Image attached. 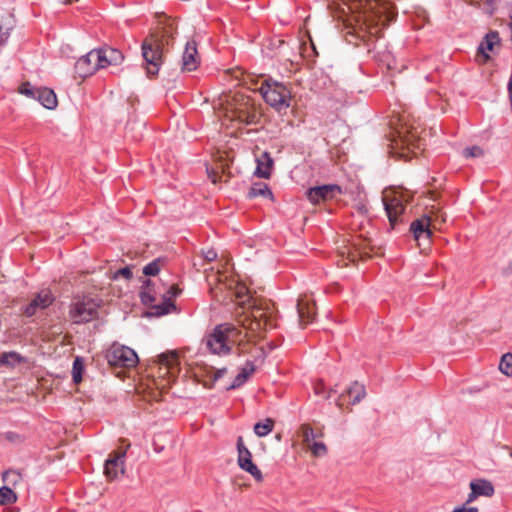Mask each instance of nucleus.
I'll return each mask as SVG.
<instances>
[{
    "label": "nucleus",
    "instance_id": "obj_6",
    "mask_svg": "<svg viewBox=\"0 0 512 512\" xmlns=\"http://www.w3.org/2000/svg\"><path fill=\"white\" fill-rule=\"evenodd\" d=\"M106 358L110 365L118 367H133L138 362L135 351L120 344H113L108 350Z\"/></svg>",
    "mask_w": 512,
    "mask_h": 512
},
{
    "label": "nucleus",
    "instance_id": "obj_42",
    "mask_svg": "<svg viewBox=\"0 0 512 512\" xmlns=\"http://www.w3.org/2000/svg\"><path fill=\"white\" fill-rule=\"evenodd\" d=\"M254 371H255V365H254V363H253V362L248 361V362H246V364L244 365V367L241 369V371H240V372H241L242 374H245V376H246L247 378H249V377L253 374V372H254Z\"/></svg>",
    "mask_w": 512,
    "mask_h": 512
},
{
    "label": "nucleus",
    "instance_id": "obj_39",
    "mask_svg": "<svg viewBox=\"0 0 512 512\" xmlns=\"http://www.w3.org/2000/svg\"><path fill=\"white\" fill-rule=\"evenodd\" d=\"M248 378L241 372L234 378L232 384L228 387V390L235 389L243 385Z\"/></svg>",
    "mask_w": 512,
    "mask_h": 512
},
{
    "label": "nucleus",
    "instance_id": "obj_47",
    "mask_svg": "<svg viewBox=\"0 0 512 512\" xmlns=\"http://www.w3.org/2000/svg\"><path fill=\"white\" fill-rule=\"evenodd\" d=\"M224 373H226L225 368L218 370L214 375V380L216 381L217 379L221 378L224 375Z\"/></svg>",
    "mask_w": 512,
    "mask_h": 512
},
{
    "label": "nucleus",
    "instance_id": "obj_26",
    "mask_svg": "<svg viewBox=\"0 0 512 512\" xmlns=\"http://www.w3.org/2000/svg\"><path fill=\"white\" fill-rule=\"evenodd\" d=\"M347 393L353 398L352 404L359 403L366 396L364 385L358 382L352 383L351 386L347 389Z\"/></svg>",
    "mask_w": 512,
    "mask_h": 512
},
{
    "label": "nucleus",
    "instance_id": "obj_54",
    "mask_svg": "<svg viewBox=\"0 0 512 512\" xmlns=\"http://www.w3.org/2000/svg\"><path fill=\"white\" fill-rule=\"evenodd\" d=\"M360 254H361V256H363V255H368V253H367V252L362 251V250L360 251Z\"/></svg>",
    "mask_w": 512,
    "mask_h": 512
},
{
    "label": "nucleus",
    "instance_id": "obj_5",
    "mask_svg": "<svg viewBox=\"0 0 512 512\" xmlns=\"http://www.w3.org/2000/svg\"><path fill=\"white\" fill-rule=\"evenodd\" d=\"M260 92L265 102L277 111L285 110L290 106V91L282 83L267 80L261 85Z\"/></svg>",
    "mask_w": 512,
    "mask_h": 512
},
{
    "label": "nucleus",
    "instance_id": "obj_25",
    "mask_svg": "<svg viewBox=\"0 0 512 512\" xmlns=\"http://www.w3.org/2000/svg\"><path fill=\"white\" fill-rule=\"evenodd\" d=\"M258 196L272 198V192L269 189L268 185L265 183H255L251 186L248 192V197L255 198Z\"/></svg>",
    "mask_w": 512,
    "mask_h": 512
},
{
    "label": "nucleus",
    "instance_id": "obj_10",
    "mask_svg": "<svg viewBox=\"0 0 512 512\" xmlns=\"http://www.w3.org/2000/svg\"><path fill=\"white\" fill-rule=\"evenodd\" d=\"M383 204L390 222V226L394 228L399 221V217L405 210V205L403 204L401 198L396 195L391 198L388 195H384Z\"/></svg>",
    "mask_w": 512,
    "mask_h": 512
},
{
    "label": "nucleus",
    "instance_id": "obj_30",
    "mask_svg": "<svg viewBox=\"0 0 512 512\" xmlns=\"http://www.w3.org/2000/svg\"><path fill=\"white\" fill-rule=\"evenodd\" d=\"M84 370V363L80 357H76L72 367V377L75 383H79L82 380V372Z\"/></svg>",
    "mask_w": 512,
    "mask_h": 512
},
{
    "label": "nucleus",
    "instance_id": "obj_44",
    "mask_svg": "<svg viewBox=\"0 0 512 512\" xmlns=\"http://www.w3.org/2000/svg\"><path fill=\"white\" fill-rule=\"evenodd\" d=\"M119 276H122L126 279H130L132 276V272L129 267H124L115 272L114 279H117Z\"/></svg>",
    "mask_w": 512,
    "mask_h": 512
},
{
    "label": "nucleus",
    "instance_id": "obj_9",
    "mask_svg": "<svg viewBox=\"0 0 512 512\" xmlns=\"http://www.w3.org/2000/svg\"><path fill=\"white\" fill-rule=\"evenodd\" d=\"M430 226L431 217L427 215H424L411 223L410 231L413 233V236L415 240L418 242L419 246H421L420 241H424L425 245L430 243V238L432 235Z\"/></svg>",
    "mask_w": 512,
    "mask_h": 512
},
{
    "label": "nucleus",
    "instance_id": "obj_19",
    "mask_svg": "<svg viewBox=\"0 0 512 512\" xmlns=\"http://www.w3.org/2000/svg\"><path fill=\"white\" fill-rule=\"evenodd\" d=\"M255 175L260 178H269L273 167V159L268 152H263L257 159Z\"/></svg>",
    "mask_w": 512,
    "mask_h": 512
},
{
    "label": "nucleus",
    "instance_id": "obj_14",
    "mask_svg": "<svg viewBox=\"0 0 512 512\" xmlns=\"http://www.w3.org/2000/svg\"><path fill=\"white\" fill-rule=\"evenodd\" d=\"M126 452H116L106 460L104 466V473L110 480L118 478L119 475L124 474V459Z\"/></svg>",
    "mask_w": 512,
    "mask_h": 512
},
{
    "label": "nucleus",
    "instance_id": "obj_55",
    "mask_svg": "<svg viewBox=\"0 0 512 512\" xmlns=\"http://www.w3.org/2000/svg\"><path fill=\"white\" fill-rule=\"evenodd\" d=\"M401 156L406 158V157H407V154H405V153L403 152V153H401Z\"/></svg>",
    "mask_w": 512,
    "mask_h": 512
},
{
    "label": "nucleus",
    "instance_id": "obj_4",
    "mask_svg": "<svg viewBox=\"0 0 512 512\" xmlns=\"http://www.w3.org/2000/svg\"><path fill=\"white\" fill-rule=\"evenodd\" d=\"M163 45L164 42L158 34H150L142 43V56L150 76L156 75L163 63Z\"/></svg>",
    "mask_w": 512,
    "mask_h": 512
},
{
    "label": "nucleus",
    "instance_id": "obj_43",
    "mask_svg": "<svg viewBox=\"0 0 512 512\" xmlns=\"http://www.w3.org/2000/svg\"><path fill=\"white\" fill-rule=\"evenodd\" d=\"M3 437H4V439H6L10 442H13V443H18V442L22 441L21 436L16 432H11V431L6 432V433H4Z\"/></svg>",
    "mask_w": 512,
    "mask_h": 512
},
{
    "label": "nucleus",
    "instance_id": "obj_21",
    "mask_svg": "<svg viewBox=\"0 0 512 512\" xmlns=\"http://www.w3.org/2000/svg\"><path fill=\"white\" fill-rule=\"evenodd\" d=\"M35 100H37L43 107L49 110L55 109L58 104L54 91L46 87H39V91Z\"/></svg>",
    "mask_w": 512,
    "mask_h": 512
},
{
    "label": "nucleus",
    "instance_id": "obj_8",
    "mask_svg": "<svg viewBox=\"0 0 512 512\" xmlns=\"http://www.w3.org/2000/svg\"><path fill=\"white\" fill-rule=\"evenodd\" d=\"M500 48L499 34H485L484 39L479 44L475 61L479 64L487 63L491 57L489 52H494Z\"/></svg>",
    "mask_w": 512,
    "mask_h": 512
},
{
    "label": "nucleus",
    "instance_id": "obj_16",
    "mask_svg": "<svg viewBox=\"0 0 512 512\" xmlns=\"http://www.w3.org/2000/svg\"><path fill=\"white\" fill-rule=\"evenodd\" d=\"M297 312L300 324H308L314 319L315 304L312 299L304 296L298 299Z\"/></svg>",
    "mask_w": 512,
    "mask_h": 512
},
{
    "label": "nucleus",
    "instance_id": "obj_2",
    "mask_svg": "<svg viewBox=\"0 0 512 512\" xmlns=\"http://www.w3.org/2000/svg\"><path fill=\"white\" fill-rule=\"evenodd\" d=\"M102 299L91 294L75 295L68 306V320L76 325L89 323L99 316Z\"/></svg>",
    "mask_w": 512,
    "mask_h": 512
},
{
    "label": "nucleus",
    "instance_id": "obj_50",
    "mask_svg": "<svg viewBox=\"0 0 512 512\" xmlns=\"http://www.w3.org/2000/svg\"><path fill=\"white\" fill-rule=\"evenodd\" d=\"M7 41L6 34H0V47L3 46Z\"/></svg>",
    "mask_w": 512,
    "mask_h": 512
},
{
    "label": "nucleus",
    "instance_id": "obj_46",
    "mask_svg": "<svg viewBox=\"0 0 512 512\" xmlns=\"http://www.w3.org/2000/svg\"><path fill=\"white\" fill-rule=\"evenodd\" d=\"M479 496L475 493L474 490H471V492L468 495V498L466 500V504H470L473 501H475Z\"/></svg>",
    "mask_w": 512,
    "mask_h": 512
},
{
    "label": "nucleus",
    "instance_id": "obj_57",
    "mask_svg": "<svg viewBox=\"0 0 512 512\" xmlns=\"http://www.w3.org/2000/svg\"><path fill=\"white\" fill-rule=\"evenodd\" d=\"M510 456L512 457V453L510 454Z\"/></svg>",
    "mask_w": 512,
    "mask_h": 512
},
{
    "label": "nucleus",
    "instance_id": "obj_36",
    "mask_svg": "<svg viewBox=\"0 0 512 512\" xmlns=\"http://www.w3.org/2000/svg\"><path fill=\"white\" fill-rule=\"evenodd\" d=\"M160 263L159 259L153 260L143 268V273L147 276L157 275L160 271Z\"/></svg>",
    "mask_w": 512,
    "mask_h": 512
},
{
    "label": "nucleus",
    "instance_id": "obj_23",
    "mask_svg": "<svg viewBox=\"0 0 512 512\" xmlns=\"http://www.w3.org/2000/svg\"><path fill=\"white\" fill-rule=\"evenodd\" d=\"M23 362H25V358L15 351L4 352L0 355V365L3 366L15 367Z\"/></svg>",
    "mask_w": 512,
    "mask_h": 512
},
{
    "label": "nucleus",
    "instance_id": "obj_40",
    "mask_svg": "<svg viewBox=\"0 0 512 512\" xmlns=\"http://www.w3.org/2000/svg\"><path fill=\"white\" fill-rule=\"evenodd\" d=\"M499 0H484V11L492 15L497 8Z\"/></svg>",
    "mask_w": 512,
    "mask_h": 512
},
{
    "label": "nucleus",
    "instance_id": "obj_33",
    "mask_svg": "<svg viewBox=\"0 0 512 512\" xmlns=\"http://www.w3.org/2000/svg\"><path fill=\"white\" fill-rule=\"evenodd\" d=\"M22 480L21 474L16 470H8L3 473V481L10 485H17Z\"/></svg>",
    "mask_w": 512,
    "mask_h": 512
},
{
    "label": "nucleus",
    "instance_id": "obj_20",
    "mask_svg": "<svg viewBox=\"0 0 512 512\" xmlns=\"http://www.w3.org/2000/svg\"><path fill=\"white\" fill-rule=\"evenodd\" d=\"M158 363L167 370V373L174 374L179 367L178 354L175 351L162 353L158 356Z\"/></svg>",
    "mask_w": 512,
    "mask_h": 512
},
{
    "label": "nucleus",
    "instance_id": "obj_28",
    "mask_svg": "<svg viewBox=\"0 0 512 512\" xmlns=\"http://www.w3.org/2000/svg\"><path fill=\"white\" fill-rule=\"evenodd\" d=\"M300 436L302 437V442L306 447H308L309 444H312L313 442L316 441V435L314 433V430L308 424H303L300 427Z\"/></svg>",
    "mask_w": 512,
    "mask_h": 512
},
{
    "label": "nucleus",
    "instance_id": "obj_29",
    "mask_svg": "<svg viewBox=\"0 0 512 512\" xmlns=\"http://www.w3.org/2000/svg\"><path fill=\"white\" fill-rule=\"evenodd\" d=\"M17 501V496L13 490L7 486L0 488V505L13 504Z\"/></svg>",
    "mask_w": 512,
    "mask_h": 512
},
{
    "label": "nucleus",
    "instance_id": "obj_56",
    "mask_svg": "<svg viewBox=\"0 0 512 512\" xmlns=\"http://www.w3.org/2000/svg\"><path fill=\"white\" fill-rule=\"evenodd\" d=\"M394 142H395V145H396V146H398V145H399L398 140H394Z\"/></svg>",
    "mask_w": 512,
    "mask_h": 512
},
{
    "label": "nucleus",
    "instance_id": "obj_52",
    "mask_svg": "<svg viewBox=\"0 0 512 512\" xmlns=\"http://www.w3.org/2000/svg\"><path fill=\"white\" fill-rule=\"evenodd\" d=\"M305 35L309 38V40H310V42H311V45L313 46L314 44H313V41H312V39H311V37H310V33H307V34H305Z\"/></svg>",
    "mask_w": 512,
    "mask_h": 512
},
{
    "label": "nucleus",
    "instance_id": "obj_48",
    "mask_svg": "<svg viewBox=\"0 0 512 512\" xmlns=\"http://www.w3.org/2000/svg\"><path fill=\"white\" fill-rule=\"evenodd\" d=\"M179 292H180V290H179V289H177V288H176V287H174V286H171V287H170V289H169V291H168V293H169L171 296H174V297H175V296H177Z\"/></svg>",
    "mask_w": 512,
    "mask_h": 512
},
{
    "label": "nucleus",
    "instance_id": "obj_49",
    "mask_svg": "<svg viewBox=\"0 0 512 512\" xmlns=\"http://www.w3.org/2000/svg\"><path fill=\"white\" fill-rule=\"evenodd\" d=\"M207 172H208V177L211 179V181L213 183H216L217 182V177H216V174L213 172V173H210L209 170L207 169Z\"/></svg>",
    "mask_w": 512,
    "mask_h": 512
},
{
    "label": "nucleus",
    "instance_id": "obj_31",
    "mask_svg": "<svg viewBox=\"0 0 512 512\" xmlns=\"http://www.w3.org/2000/svg\"><path fill=\"white\" fill-rule=\"evenodd\" d=\"M499 369L503 374H505L507 376L512 375V354L511 353H507L502 356L501 361L499 363Z\"/></svg>",
    "mask_w": 512,
    "mask_h": 512
},
{
    "label": "nucleus",
    "instance_id": "obj_7",
    "mask_svg": "<svg viewBox=\"0 0 512 512\" xmlns=\"http://www.w3.org/2000/svg\"><path fill=\"white\" fill-rule=\"evenodd\" d=\"M238 465L239 467L252 475L256 481H262L263 475L258 467L252 462V454L244 445L243 437L237 438Z\"/></svg>",
    "mask_w": 512,
    "mask_h": 512
},
{
    "label": "nucleus",
    "instance_id": "obj_12",
    "mask_svg": "<svg viewBox=\"0 0 512 512\" xmlns=\"http://www.w3.org/2000/svg\"><path fill=\"white\" fill-rule=\"evenodd\" d=\"M341 193V188L335 184L312 187L307 190V198L311 203H319L322 200L333 198L336 194Z\"/></svg>",
    "mask_w": 512,
    "mask_h": 512
},
{
    "label": "nucleus",
    "instance_id": "obj_17",
    "mask_svg": "<svg viewBox=\"0 0 512 512\" xmlns=\"http://www.w3.org/2000/svg\"><path fill=\"white\" fill-rule=\"evenodd\" d=\"M96 53H98L100 56V69L106 68L107 66L112 64H117L123 59L122 53L119 50L113 48L96 49Z\"/></svg>",
    "mask_w": 512,
    "mask_h": 512
},
{
    "label": "nucleus",
    "instance_id": "obj_51",
    "mask_svg": "<svg viewBox=\"0 0 512 512\" xmlns=\"http://www.w3.org/2000/svg\"><path fill=\"white\" fill-rule=\"evenodd\" d=\"M358 210L361 212V213H366L367 212V208L364 204H361L358 206Z\"/></svg>",
    "mask_w": 512,
    "mask_h": 512
},
{
    "label": "nucleus",
    "instance_id": "obj_18",
    "mask_svg": "<svg viewBox=\"0 0 512 512\" xmlns=\"http://www.w3.org/2000/svg\"><path fill=\"white\" fill-rule=\"evenodd\" d=\"M256 117L257 115L249 106L248 101L235 107L231 116L233 120H238L239 122L246 124L254 123Z\"/></svg>",
    "mask_w": 512,
    "mask_h": 512
},
{
    "label": "nucleus",
    "instance_id": "obj_53",
    "mask_svg": "<svg viewBox=\"0 0 512 512\" xmlns=\"http://www.w3.org/2000/svg\"><path fill=\"white\" fill-rule=\"evenodd\" d=\"M509 26H510V28H511V30H512V13L510 14V23H509Z\"/></svg>",
    "mask_w": 512,
    "mask_h": 512
},
{
    "label": "nucleus",
    "instance_id": "obj_27",
    "mask_svg": "<svg viewBox=\"0 0 512 512\" xmlns=\"http://www.w3.org/2000/svg\"><path fill=\"white\" fill-rule=\"evenodd\" d=\"M274 428V420L271 418H266L263 422H258L254 425V433L258 437H265L270 432H272Z\"/></svg>",
    "mask_w": 512,
    "mask_h": 512
},
{
    "label": "nucleus",
    "instance_id": "obj_3",
    "mask_svg": "<svg viewBox=\"0 0 512 512\" xmlns=\"http://www.w3.org/2000/svg\"><path fill=\"white\" fill-rule=\"evenodd\" d=\"M240 332L229 323L220 324L206 339L207 348L217 355H226L230 352L231 345L237 340Z\"/></svg>",
    "mask_w": 512,
    "mask_h": 512
},
{
    "label": "nucleus",
    "instance_id": "obj_35",
    "mask_svg": "<svg viewBox=\"0 0 512 512\" xmlns=\"http://www.w3.org/2000/svg\"><path fill=\"white\" fill-rule=\"evenodd\" d=\"M462 154L465 158H480L484 155V150L479 146H472L463 149Z\"/></svg>",
    "mask_w": 512,
    "mask_h": 512
},
{
    "label": "nucleus",
    "instance_id": "obj_32",
    "mask_svg": "<svg viewBox=\"0 0 512 512\" xmlns=\"http://www.w3.org/2000/svg\"><path fill=\"white\" fill-rule=\"evenodd\" d=\"M307 449L310 450L314 457H323L327 453V447L323 442L315 441L312 444H309Z\"/></svg>",
    "mask_w": 512,
    "mask_h": 512
},
{
    "label": "nucleus",
    "instance_id": "obj_13",
    "mask_svg": "<svg viewBox=\"0 0 512 512\" xmlns=\"http://www.w3.org/2000/svg\"><path fill=\"white\" fill-rule=\"evenodd\" d=\"M99 54L96 53V49L89 51L86 55L82 56L76 62V69L80 73L81 76L85 77L88 75H92L99 67Z\"/></svg>",
    "mask_w": 512,
    "mask_h": 512
},
{
    "label": "nucleus",
    "instance_id": "obj_1",
    "mask_svg": "<svg viewBox=\"0 0 512 512\" xmlns=\"http://www.w3.org/2000/svg\"><path fill=\"white\" fill-rule=\"evenodd\" d=\"M235 301L243 309L248 305L247 310H243L238 315V323L243 328L252 332H260L275 326L272 311L269 308L258 306L244 285L237 286Z\"/></svg>",
    "mask_w": 512,
    "mask_h": 512
},
{
    "label": "nucleus",
    "instance_id": "obj_38",
    "mask_svg": "<svg viewBox=\"0 0 512 512\" xmlns=\"http://www.w3.org/2000/svg\"><path fill=\"white\" fill-rule=\"evenodd\" d=\"M171 308H174V304L170 301H164L161 305L155 306V314L158 316L168 314Z\"/></svg>",
    "mask_w": 512,
    "mask_h": 512
},
{
    "label": "nucleus",
    "instance_id": "obj_22",
    "mask_svg": "<svg viewBox=\"0 0 512 512\" xmlns=\"http://www.w3.org/2000/svg\"><path fill=\"white\" fill-rule=\"evenodd\" d=\"M470 489L478 496L491 497L494 494L492 483L485 479H478L470 482Z\"/></svg>",
    "mask_w": 512,
    "mask_h": 512
},
{
    "label": "nucleus",
    "instance_id": "obj_45",
    "mask_svg": "<svg viewBox=\"0 0 512 512\" xmlns=\"http://www.w3.org/2000/svg\"><path fill=\"white\" fill-rule=\"evenodd\" d=\"M203 256L207 261H213L217 258V253L214 249H208L203 252Z\"/></svg>",
    "mask_w": 512,
    "mask_h": 512
},
{
    "label": "nucleus",
    "instance_id": "obj_41",
    "mask_svg": "<svg viewBox=\"0 0 512 512\" xmlns=\"http://www.w3.org/2000/svg\"><path fill=\"white\" fill-rule=\"evenodd\" d=\"M146 284V287H143V290L141 291V299L143 302H152L155 300V297L153 295L150 294V291H147L146 289L149 287L150 285V280H147L145 282Z\"/></svg>",
    "mask_w": 512,
    "mask_h": 512
},
{
    "label": "nucleus",
    "instance_id": "obj_11",
    "mask_svg": "<svg viewBox=\"0 0 512 512\" xmlns=\"http://www.w3.org/2000/svg\"><path fill=\"white\" fill-rule=\"evenodd\" d=\"M55 298L49 290H42L39 292L31 302L24 308L23 313L27 317H32L38 310H43L49 307Z\"/></svg>",
    "mask_w": 512,
    "mask_h": 512
},
{
    "label": "nucleus",
    "instance_id": "obj_34",
    "mask_svg": "<svg viewBox=\"0 0 512 512\" xmlns=\"http://www.w3.org/2000/svg\"><path fill=\"white\" fill-rule=\"evenodd\" d=\"M38 91H39V87L38 88L34 87L29 82L23 83L19 87V93L28 98H31V99H36V95L38 94Z\"/></svg>",
    "mask_w": 512,
    "mask_h": 512
},
{
    "label": "nucleus",
    "instance_id": "obj_37",
    "mask_svg": "<svg viewBox=\"0 0 512 512\" xmlns=\"http://www.w3.org/2000/svg\"><path fill=\"white\" fill-rule=\"evenodd\" d=\"M398 137H399L400 143L403 146L406 145L407 150H410L411 146H414L415 136L412 133H409L406 135V134H403V132L399 131Z\"/></svg>",
    "mask_w": 512,
    "mask_h": 512
},
{
    "label": "nucleus",
    "instance_id": "obj_24",
    "mask_svg": "<svg viewBox=\"0 0 512 512\" xmlns=\"http://www.w3.org/2000/svg\"><path fill=\"white\" fill-rule=\"evenodd\" d=\"M15 27L14 15L0 9V32H10Z\"/></svg>",
    "mask_w": 512,
    "mask_h": 512
},
{
    "label": "nucleus",
    "instance_id": "obj_15",
    "mask_svg": "<svg viewBox=\"0 0 512 512\" xmlns=\"http://www.w3.org/2000/svg\"><path fill=\"white\" fill-rule=\"evenodd\" d=\"M199 65L197 46L194 41H187L182 56V70L191 72L197 69Z\"/></svg>",
    "mask_w": 512,
    "mask_h": 512
}]
</instances>
